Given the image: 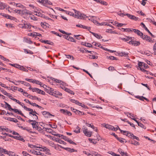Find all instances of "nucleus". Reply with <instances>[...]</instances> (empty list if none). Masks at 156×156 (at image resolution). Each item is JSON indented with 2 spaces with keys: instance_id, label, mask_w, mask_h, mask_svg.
Segmentation results:
<instances>
[{
  "instance_id": "61",
  "label": "nucleus",
  "mask_w": 156,
  "mask_h": 156,
  "mask_svg": "<svg viewBox=\"0 0 156 156\" xmlns=\"http://www.w3.org/2000/svg\"><path fill=\"white\" fill-rule=\"evenodd\" d=\"M108 58L110 59V60H116V58L113 56H110L108 57Z\"/></svg>"
},
{
  "instance_id": "52",
  "label": "nucleus",
  "mask_w": 156,
  "mask_h": 156,
  "mask_svg": "<svg viewBox=\"0 0 156 156\" xmlns=\"http://www.w3.org/2000/svg\"><path fill=\"white\" fill-rule=\"evenodd\" d=\"M79 51L82 53L85 52L86 51V49L83 48H81L80 49Z\"/></svg>"
},
{
  "instance_id": "19",
  "label": "nucleus",
  "mask_w": 156,
  "mask_h": 156,
  "mask_svg": "<svg viewBox=\"0 0 156 156\" xmlns=\"http://www.w3.org/2000/svg\"><path fill=\"white\" fill-rule=\"evenodd\" d=\"M14 138L16 139L19 140H21L23 142L25 141V140L23 138V137H22V136H20L19 135V136L17 135L16 136H14Z\"/></svg>"
},
{
  "instance_id": "23",
  "label": "nucleus",
  "mask_w": 156,
  "mask_h": 156,
  "mask_svg": "<svg viewBox=\"0 0 156 156\" xmlns=\"http://www.w3.org/2000/svg\"><path fill=\"white\" fill-rule=\"evenodd\" d=\"M117 140L122 143L124 144L126 142V141L124 139L121 137H119Z\"/></svg>"
},
{
  "instance_id": "9",
  "label": "nucleus",
  "mask_w": 156,
  "mask_h": 156,
  "mask_svg": "<svg viewBox=\"0 0 156 156\" xmlns=\"http://www.w3.org/2000/svg\"><path fill=\"white\" fill-rule=\"evenodd\" d=\"M141 25L143 26V27L144 29L147 31L149 34L153 37H155V36L153 35L148 30V29L146 27L145 24L143 23H141Z\"/></svg>"
},
{
  "instance_id": "13",
  "label": "nucleus",
  "mask_w": 156,
  "mask_h": 156,
  "mask_svg": "<svg viewBox=\"0 0 156 156\" xmlns=\"http://www.w3.org/2000/svg\"><path fill=\"white\" fill-rule=\"evenodd\" d=\"M49 79L52 81H55V83H58L61 84V83H62V81L60 80H58L57 79H55L51 77H49Z\"/></svg>"
},
{
  "instance_id": "38",
  "label": "nucleus",
  "mask_w": 156,
  "mask_h": 156,
  "mask_svg": "<svg viewBox=\"0 0 156 156\" xmlns=\"http://www.w3.org/2000/svg\"><path fill=\"white\" fill-rule=\"evenodd\" d=\"M58 140H56V141H58V142L59 143H60V144H62V143L63 144H66V143L64 142V141L62 140H61V139H58Z\"/></svg>"
},
{
  "instance_id": "26",
  "label": "nucleus",
  "mask_w": 156,
  "mask_h": 156,
  "mask_svg": "<svg viewBox=\"0 0 156 156\" xmlns=\"http://www.w3.org/2000/svg\"><path fill=\"white\" fill-rule=\"evenodd\" d=\"M41 146V147H40V151L45 152L47 148L45 147L42 146Z\"/></svg>"
},
{
  "instance_id": "1",
  "label": "nucleus",
  "mask_w": 156,
  "mask_h": 156,
  "mask_svg": "<svg viewBox=\"0 0 156 156\" xmlns=\"http://www.w3.org/2000/svg\"><path fill=\"white\" fill-rule=\"evenodd\" d=\"M73 10L75 13V14L74 15V17L75 18H77L78 19H84L85 18L87 17V16L85 15L82 13L79 12L77 11L75 9H73Z\"/></svg>"
},
{
  "instance_id": "53",
  "label": "nucleus",
  "mask_w": 156,
  "mask_h": 156,
  "mask_svg": "<svg viewBox=\"0 0 156 156\" xmlns=\"http://www.w3.org/2000/svg\"><path fill=\"white\" fill-rule=\"evenodd\" d=\"M7 19H9L10 20H14L16 19L15 17L10 16V15H9V16H8Z\"/></svg>"
},
{
  "instance_id": "10",
  "label": "nucleus",
  "mask_w": 156,
  "mask_h": 156,
  "mask_svg": "<svg viewBox=\"0 0 156 156\" xmlns=\"http://www.w3.org/2000/svg\"><path fill=\"white\" fill-rule=\"evenodd\" d=\"M60 147L61 148L63 149L66 150L67 151H69V152L71 153L74 151H77L76 150H75L73 148L71 149V148L69 147H64L61 146H60Z\"/></svg>"
},
{
  "instance_id": "56",
  "label": "nucleus",
  "mask_w": 156,
  "mask_h": 156,
  "mask_svg": "<svg viewBox=\"0 0 156 156\" xmlns=\"http://www.w3.org/2000/svg\"><path fill=\"white\" fill-rule=\"evenodd\" d=\"M51 32L53 34H55L56 35L58 36H59L60 37H62V35L61 34H58V33H57L56 32H55V31H51Z\"/></svg>"
},
{
  "instance_id": "25",
  "label": "nucleus",
  "mask_w": 156,
  "mask_h": 156,
  "mask_svg": "<svg viewBox=\"0 0 156 156\" xmlns=\"http://www.w3.org/2000/svg\"><path fill=\"white\" fill-rule=\"evenodd\" d=\"M64 90L68 92V93H69L70 94H74V93L73 92V91H72V90H70L69 89L66 87V88H64Z\"/></svg>"
},
{
  "instance_id": "14",
  "label": "nucleus",
  "mask_w": 156,
  "mask_h": 156,
  "mask_svg": "<svg viewBox=\"0 0 156 156\" xmlns=\"http://www.w3.org/2000/svg\"><path fill=\"white\" fill-rule=\"evenodd\" d=\"M40 41L42 43H44L45 44H50L51 45H53V43L51 42L48 40H44L42 39L40 40Z\"/></svg>"
},
{
  "instance_id": "50",
  "label": "nucleus",
  "mask_w": 156,
  "mask_h": 156,
  "mask_svg": "<svg viewBox=\"0 0 156 156\" xmlns=\"http://www.w3.org/2000/svg\"><path fill=\"white\" fill-rule=\"evenodd\" d=\"M22 9L21 10H19V9H15L14 10V11L17 13H19V14H22Z\"/></svg>"
},
{
  "instance_id": "30",
  "label": "nucleus",
  "mask_w": 156,
  "mask_h": 156,
  "mask_svg": "<svg viewBox=\"0 0 156 156\" xmlns=\"http://www.w3.org/2000/svg\"><path fill=\"white\" fill-rule=\"evenodd\" d=\"M137 124L139 126H140V127L144 128V129H145L146 128L145 126L141 122H138Z\"/></svg>"
},
{
  "instance_id": "5",
  "label": "nucleus",
  "mask_w": 156,
  "mask_h": 156,
  "mask_svg": "<svg viewBox=\"0 0 156 156\" xmlns=\"http://www.w3.org/2000/svg\"><path fill=\"white\" fill-rule=\"evenodd\" d=\"M130 40L131 41H129L128 43L129 44L137 46L139 45L140 44V42L139 41H133L132 39Z\"/></svg>"
},
{
  "instance_id": "2",
  "label": "nucleus",
  "mask_w": 156,
  "mask_h": 156,
  "mask_svg": "<svg viewBox=\"0 0 156 156\" xmlns=\"http://www.w3.org/2000/svg\"><path fill=\"white\" fill-rule=\"evenodd\" d=\"M83 131L85 135L88 137H90L92 135V132L88 131L87 129L84 126L83 127Z\"/></svg>"
},
{
  "instance_id": "7",
  "label": "nucleus",
  "mask_w": 156,
  "mask_h": 156,
  "mask_svg": "<svg viewBox=\"0 0 156 156\" xmlns=\"http://www.w3.org/2000/svg\"><path fill=\"white\" fill-rule=\"evenodd\" d=\"M41 113H42V115L46 118H48L50 116H52V117H54L55 115L50 114L48 112H46V111H43Z\"/></svg>"
},
{
  "instance_id": "34",
  "label": "nucleus",
  "mask_w": 156,
  "mask_h": 156,
  "mask_svg": "<svg viewBox=\"0 0 156 156\" xmlns=\"http://www.w3.org/2000/svg\"><path fill=\"white\" fill-rule=\"evenodd\" d=\"M30 17L31 20H37V17L34 16V15H32V14L30 15Z\"/></svg>"
},
{
  "instance_id": "46",
  "label": "nucleus",
  "mask_w": 156,
  "mask_h": 156,
  "mask_svg": "<svg viewBox=\"0 0 156 156\" xmlns=\"http://www.w3.org/2000/svg\"><path fill=\"white\" fill-rule=\"evenodd\" d=\"M33 92H37L38 93H39V89L37 88H34L32 89Z\"/></svg>"
},
{
  "instance_id": "3",
  "label": "nucleus",
  "mask_w": 156,
  "mask_h": 156,
  "mask_svg": "<svg viewBox=\"0 0 156 156\" xmlns=\"http://www.w3.org/2000/svg\"><path fill=\"white\" fill-rule=\"evenodd\" d=\"M40 3H41L44 6L48 8L49 7L48 6V5H52V4L51 2L48 0H41V1L40 0Z\"/></svg>"
},
{
  "instance_id": "40",
  "label": "nucleus",
  "mask_w": 156,
  "mask_h": 156,
  "mask_svg": "<svg viewBox=\"0 0 156 156\" xmlns=\"http://www.w3.org/2000/svg\"><path fill=\"white\" fill-rule=\"evenodd\" d=\"M5 105H6L8 107L9 110H11L12 108L10 105L6 102H5Z\"/></svg>"
},
{
  "instance_id": "29",
  "label": "nucleus",
  "mask_w": 156,
  "mask_h": 156,
  "mask_svg": "<svg viewBox=\"0 0 156 156\" xmlns=\"http://www.w3.org/2000/svg\"><path fill=\"white\" fill-rule=\"evenodd\" d=\"M24 41L30 44L32 43V41L30 38H24Z\"/></svg>"
},
{
  "instance_id": "49",
  "label": "nucleus",
  "mask_w": 156,
  "mask_h": 156,
  "mask_svg": "<svg viewBox=\"0 0 156 156\" xmlns=\"http://www.w3.org/2000/svg\"><path fill=\"white\" fill-rule=\"evenodd\" d=\"M65 55L66 56V57L68 58H70L71 59H72V60H74V58L73 56H72L71 55Z\"/></svg>"
},
{
  "instance_id": "20",
  "label": "nucleus",
  "mask_w": 156,
  "mask_h": 156,
  "mask_svg": "<svg viewBox=\"0 0 156 156\" xmlns=\"http://www.w3.org/2000/svg\"><path fill=\"white\" fill-rule=\"evenodd\" d=\"M90 32L91 34H92L94 36H95L97 38L100 39L102 37L101 35H99L95 33H94L90 31Z\"/></svg>"
},
{
  "instance_id": "39",
  "label": "nucleus",
  "mask_w": 156,
  "mask_h": 156,
  "mask_svg": "<svg viewBox=\"0 0 156 156\" xmlns=\"http://www.w3.org/2000/svg\"><path fill=\"white\" fill-rule=\"evenodd\" d=\"M22 28H30V26H29L27 24H24L22 26Z\"/></svg>"
},
{
  "instance_id": "37",
  "label": "nucleus",
  "mask_w": 156,
  "mask_h": 156,
  "mask_svg": "<svg viewBox=\"0 0 156 156\" xmlns=\"http://www.w3.org/2000/svg\"><path fill=\"white\" fill-rule=\"evenodd\" d=\"M69 37V38L68 39L69 41H71V42H76V41H75L73 37H70V36Z\"/></svg>"
},
{
  "instance_id": "28",
  "label": "nucleus",
  "mask_w": 156,
  "mask_h": 156,
  "mask_svg": "<svg viewBox=\"0 0 156 156\" xmlns=\"http://www.w3.org/2000/svg\"><path fill=\"white\" fill-rule=\"evenodd\" d=\"M120 55L121 56L127 57L128 55V53L125 52H121L120 53Z\"/></svg>"
},
{
  "instance_id": "64",
  "label": "nucleus",
  "mask_w": 156,
  "mask_h": 156,
  "mask_svg": "<svg viewBox=\"0 0 156 156\" xmlns=\"http://www.w3.org/2000/svg\"><path fill=\"white\" fill-rule=\"evenodd\" d=\"M122 156H128L126 152H124V151L122 152L121 154Z\"/></svg>"
},
{
  "instance_id": "63",
  "label": "nucleus",
  "mask_w": 156,
  "mask_h": 156,
  "mask_svg": "<svg viewBox=\"0 0 156 156\" xmlns=\"http://www.w3.org/2000/svg\"><path fill=\"white\" fill-rule=\"evenodd\" d=\"M92 44H94V46H97L98 47H100L101 44L99 43H97L95 42H93L92 43Z\"/></svg>"
},
{
  "instance_id": "11",
  "label": "nucleus",
  "mask_w": 156,
  "mask_h": 156,
  "mask_svg": "<svg viewBox=\"0 0 156 156\" xmlns=\"http://www.w3.org/2000/svg\"><path fill=\"white\" fill-rule=\"evenodd\" d=\"M126 15L130 19L134 20H137L138 18L137 17L135 16L132 15L129 13L126 14Z\"/></svg>"
},
{
  "instance_id": "41",
  "label": "nucleus",
  "mask_w": 156,
  "mask_h": 156,
  "mask_svg": "<svg viewBox=\"0 0 156 156\" xmlns=\"http://www.w3.org/2000/svg\"><path fill=\"white\" fill-rule=\"evenodd\" d=\"M1 91L2 92V93L5 95H8L9 94V93H7L6 91H5V90H4L3 89H2L1 90Z\"/></svg>"
},
{
  "instance_id": "60",
  "label": "nucleus",
  "mask_w": 156,
  "mask_h": 156,
  "mask_svg": "<svg viewBox=\"0 0 156 156\" xmlns=\"http://www.w3.org/2000/svg\"><path fill=\"white\" fill-rule=\"evenodd\" d=\"M17 66H16V68H18V69H20L21 70H23V66H21L20 65H16Z\"/></svg>"
},
{
  "instance_id": "32",
  "label": "nucleus",
  "mask_w": 156,
  "mask_h": 156,
  "mask_svg": "<svg viewBox=\"0 0 156 156\" xmlns=\"http://www.w3.org/2000/svg\"><path fill=\"white\" fill-rule=\"evenodd\" d=\"M28 96H29L28 98L30 99H32L38 100V98L35 96H32L30 94H29Z\"/></svg>"
},
{
  "instance_id": "12",
  "label": "nucleus",
  "mask_w": 156,
  "mask_h": 156,
  "mask_svg": "<svg viewBox=\"0 0 156 156\" xmlns=\"http://www.w3.org/2000/svg\"><path fill=\"white\" fill-rule=\"evenodd\" d=\"M22 14L26 15H32V12L26 9H22Z\"/></svg>"
},
{
  "instance_id": "43",
  "label": "nucleus",
  "mask_w": 156,
  "mask_h": 156,
  "mask_svg": "<svg viewBox=\"0 0 156 156\" xmlns=\"http://www.w3.org/2000/svg\"><path fill=\"white\" fill-rule=\"evenodd\" d=\"M22 153L24 156H31L30 154L25 151H23Z\"/></svg>"
},
{
  "instance_id": "4",
  "label": "nucleus",
  "mask_w": 156,
  "mask_h": 156,
  "mask_svg": "<svg viewBox=\"0 0 156 156\" xmlns=\"http://www.w3.org/2000/svg\"><path fill=\"white\" fill-rule=\"evenodd\" d=\"M141 38L150 43H153L154 42L153 40L150 37L147 35H143V38Z\"/></svg>"
},
{
  "instance_id": "44",
  "label": "nucleus",
  "mask_w": 156,
  "mask_h": 156,
  "mask_svg": "<svg viewBox=\"0 0 156 156\" xmlns=\"http://www.w3.org/2000/svg\"><path fill=\"white\" fill-rule=\"evenodd\" d=\"M28 146L31 148H38L36 146H35L30 144H28Z\"/></svg>"
},
{
  "instance_id": "62",
  "label": "nucleus",
  "mask_w": 156,
  "mask_h": 156,
  "mask_svg": "<svg viewBox=\"0 0 156 156\" xmlns=\"http://www.w3.org/2000/svg\"><path fill=\"white\" fill-rule=\"evenodd\" d=\"M61 138L64 139L66 141L68 139V137L65 136H64L62 135H61Z\"/></svg>"
},
{
  "instance_id": "27",
  "label": "nucleus",
  "mask_w": 156,
  "mask_h": 156,
  "mask_svg": "<svg viewBox=\"0 0 156 156\" xmlns=\"http://www.w3.org/2000/svg\"><path fill=\"white\" fill-rule=\"evenodd\" d=\"M83 45L89 48L93 47V46L92 44H91L90 43H85L84 44H83Z\"/></svg>"
},
{
  "instance_id": "16",
  "label": "nucleus",
  "mask_w": 156,
  "mask_h": 156,
  "mask_svg": "<svg viewBox=\"0 0 156 156\" xmlns=\"http://www.w3.org/2000/svg\"><path fill=\"white\" fill-rule=\"evenodd\" d=\"M53 93L52 95L55 97H57V95L62 96V94L58 91L54 90V92Z\"/></svg>"
},
{
  "instance_id": "36",
  "label": "nucleus",
  "mask_w": 156,
  "mask_h": 156,
  "mask_svg": "<svg viewBox=\"0 0 156 156\" xmlns=\"http://www.w3.org/2000/svg\"><path fill=\"white\" fill-rule=\"evenodd\" d=\"M67 140L66 141H67L69 143L74 145L76 144L75 142H73V141H72V140H71L70 139H69L68 138V139H67Z\"/></svg>"
},
{
  "instance_id": "8",
  "label": "nucleus",
  "mask_w": 156,
  "mask_h": 156,
  "mask_svg": "<svg viewBox=\"0 0 156 156\" xmlns=\"http://www.w3.org/2000/svg\"><path fill=\"white\" fill-rule=\"evenodd\" d=\"M133 31L135 33H136L138 35L140 36L141 38H143V34L138 30L133 29Z\"/></svg>"
},
{
  "instance_id": "35",
  "label": "nucleus",
  "mask_w": 156,
  "mask_h": 156,
  "mask_svg": "<svg viewBox=\"0 0 156 156\" xmlns=\"http://www.w3.org/2000/svg\"><path fill=\"white\" fill-rule=\"evenodd\" d=\"M5 8V5L0 1V9H3Z\"/></svg>"
},
{
  "instance_id": "24",
  "label": "nucleus",
  "mask_w": 156,
  "mask_h": 156,
  "mask_svg": "<svg viewBox=\"0 0 156 156\" xmlns=\"http://www.w3.org/2000/svg\"><path fill=\"white\" fill-rule=\"evenodd\" d=\"M7 120L13 122H18V120L15 118H12L10 117L8 118Z\"/></svg>"
},
{
  "instance_id": "45",
  "label": "nucleus",
  "mask_w": 156,
  "mask_h": 156,
  "mask_svg": "<svg viewBox=\"0 0 156 156\" xmlns=\"http://www.w3.org/2000/svg\"><path fill=\"white\" fill-rule=\"evenodd\" d=\"M133 30V29L131 28H126L125 29H124L123 31L129 32L130 31H132Z\"/></svg>"
},
{
  "instance_id": "54",
  "label": "nucleus",
  "mask_w": 156,
  "mask_h": 156,
  "mask_svg": "<svg viewBox=\"0 0 156 156\" xmlns=\"http://www.w3.org/2000/svg\"><path fill=\"white\" fill-rule=\"evenodd\" d=\"M60 111L62 113L66 115V112H67V110L64 109H61Z\"/></svg>"
},
{
  "instance_id": "59",
  "label": "nucleus",
  "mask_w": 156,
  "mask_h": 156,
  "mask_svg": "<svg viewBox=\"0 0 156 156\" xmlns=\"http://www.w3.org/2000/svg\"><path fill=\"white\" fill-rule=\"evenodd\" d=\"M120 132L122 133L123 134L126 135V134H127L128 133V131H124L122 130H120Z\"/></svg>"
},
{
  "instance_id": "31",
  "label": "nucleus",
  "mask_w": 156,
  "mask_h": 156,
  "mask_svg": "<svg viewBox=\"0 0 156 156\" xmlns=\"http://www.w3.org/2000/svg\"><path fill=\"white\" fill-rule=\"evenodd\" d=\"M74 132L76 133H79L80 132V129L79 127L77 126L76 129L74 130Z\"/></svg>"
},
{
  "instance_id": "15",
  "label": "nucleus",
  "mask_w": 156,
  "mask_h": 156,
  "mask_svg": "<svg viewBox=\"0 0 156 156\" xmlns=\"http://www.w3.org/2000/svg\"><path fill=\"white\" fill-rule=\"evenodd\" d=\"M46 91L48 93L52 95L54 90L53 88L48 87L47 89H46Z\"/></svg>"
},
{
  "instance_id": "17",
  "label": "nucleus",
  "mask_w": 156,
  "mask_h": 156,
  "mask_svg": "<svg viewBox=\"0 0 156 156\" xmlns=\"http://www.w3.org/2000/svg\"><path fill=\"white\" fill-rule=\"evenodd\" d=\"M90 18L89 19V20L91 21H92L93 22V23H94L95 24L97 23L98 24V21H97L95 19V17L94 16H90Z\"/></svg>"
},
{
  "instance_id": "18",
  "label": "nucleus",
  "mask_w": 156,
  "mask_h": 156,
  "mask_svg": "<svg viewBox=\"0 0 156 156\" xmlns=\"http://www.w3.org/2000/svg\"><path fill=\"white\" fill-rule=\"evenodd\" d=\"M76 26L78 27L82 28L84 29H87L88 30L90 29V27H86L85 26H83L81 24H77L76 25Z\"/></svg>"
},
{
  "instance_id": "57",
  "label": "nucleus",
  "mask_w": 156,
  "mask_h": 156,
  "mask_svg": "<svg viewBox=\"0 0 156 156\" xmlns=\"http://www.w3.org/2000/svg\"><path fill=\"white\" fill-rule=\"evenodd\" d=\"M42 84L41 83V82H40V85L41 87H43V88L45 89H47V87H47V86L46 85H44H44H43L42 86Z\"/></svg>"
},
{
  "instance_id": "58",
  "label": "nucleus",
  "mask_w": 156,
  "mask_h": 156,
  "mask_svg": "<svg viewBox=\"0 0 156 156\" xmlns=\"http://www.w3.org/2000/svg\"><path fill=\"white\" fill-rule=\"evenodd\" d=\"M99 3H101L102 4L105 5H107V3L106 2L104 1H102L100 0V2H99Z\"/></svg>"
},
{
  "instance_id": "21",
  "label": "nucleus",
  "mask_w": 156,
  "mask_h": 156,
  "mask_svg": "<svg viewBox=\"0 0 156 156\" xmlns=\"http://www.w3.org/2000/svg\"><path fill=\"white\" fill-rule=\"evenodd\" d=\"M105 127L106 128L108 129L111 130L115 131V128L112 126L108 125H105Z\"/></svg>"
},
{
  "instance_id": "48",
  "label": "nucleus",
  "mask_w": 156,
  "mask_h": 156,
  "mask_svg": "<svg viewBox=\"0 0 156 156\" xmlns=\"http://www.w3.org/2000/svg\"><path fill=\"white\" fill-rule=\"evenodd\" d=\"M66 14H69V15L70 16H73L74 17L75 15H74V14L72 12H68V11H66Z\"/></svg>"
},
{
  "instance_id": "33",
  "label": "nucleus",
  "mask_w": 156,
  "mask_h": 156,
  "mask_svg": "<svg viewBox=\"0 0 156 156\" xmlns=\"http://www.w3.org/2000/svg\"><path fill=\"white\" fill-rule=\"evenodd\" d=\"M23 108L26 111H30V112H34V111L32 109L28 108L25 106H24Z\"/></svg>"
},
{
  "instance_id": "55",
  "label": "nucleus",
  "mask_w": 156,
  "mask_h": 156,
  "mask_svg": "<svg viewBox=\"0 0 156 156\" xmlns=\"http://www.w3.org/2000/svg\"><path fill=\"white\" fill-rule=\"evenodd\" d=\"M126 122L129 124L130 125V126H131L132 127H134L135 129H136V128H135V125H134V124H133V123H131L130 122H129L128 121H126Z\"/></svg>"
},
{
  "instance_id": "42",
  "label": "nucleus",
  "mask_w": 156,
  "mask_h": 156,
  "mask_svg": "<svg viewBox=\"0 0 156 156\" xmlns=\"http://www.w3.org/2000/svg\"><path fill=\"white\" fill-rule=\"evenodd\" d=\"M40 123L41 122H40V125L41 126V127H40V131L42 130H45L46 129H47V128H45L43 125H41V124Z\"/></svg>"
},
{
  "instance_id": "6",
  "label": "nucleus",
  "mask_w": 156,
  "mask_h": 156,
  "mask_svg": "<svg viewBox=\"0 0 156 156\" xmlns=\"http://www.w3.org/2000/svg\"><path fill=\"white\" fill-rule=\"evenodd\" d=\"M71 110L74 112L76 114L79 115H84V112H81L79 110H76L73 108H71Z\"/></svg>"
},
{
  "instance_id": "22",
  "label": "nucleus",
  "mask_w": 156,
  "mask_h": 156,
  "mask_svg": "<svg viewBox=\"0 0 156 156\" xmlns=\"http://www.w3.org/2000/svg\"><path fill=\"white\" fill-rule=\"evenodd\" d=\"M120 39L125 41H129L131 39H132V37H129V36H126L125 38L120 37Z\"/></svg>"
},
{
  "instance_id": "51",
  "label": "nucleus",
  "mask_w": 156,
  "mask_h": 156,
  "mask_svg": "<svg viewBox=\"0 0 156 156\" xmlns=\"http://www.w3.org/2000/svg\"><path fill=\"white\" fill-rule=\"evenodd\" d=\"M1 152V153H2L4 152L5 154H7V152H8L7 151H6L5 149H4L1 147V151H0Z\"/></svg>"
},
{
  "instance_id": "47",
  "label": "nucleus",
  "mask_w": 156,
  "mask_h": 156,
  "mask_svg": "<svg viewBox=\"0 0 156 156\" xmlns=\"http://www.w3.org/2000/svg\"><path fill=\"white\" fill-rule=\"evenodd\" d=\"M7 154L10 156H15V154H14V153L12 152H8Z\"/></svg>"
}]
</instances>
